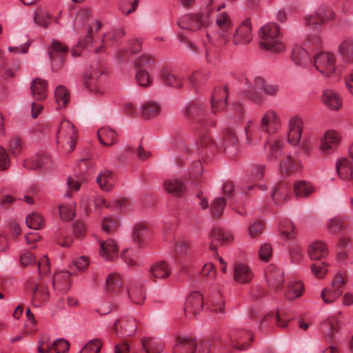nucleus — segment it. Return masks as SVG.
Masks as SVG:
<instances>
[{
	"label": "nucleus",
	"mask_w": 353,
	"mask_h": 353,
	"mask_svg": "<svg viewBox=\"0 0 353 353\" xmlns=\"http://www.w3.org/2000/svg\"><path fill=\"white\" fill-rule=\"evenodd\" d=\"M259 128L263 132L269 134L277 132L281 128L280 116L274 110H268L260 119Z\"/></svg>",
	"instance_id": "9d476101"
},
{
	"label": "nucleus",
	"mask_w": 353,
	"mask_h": 353,
	"mask_svg": "<svg viewBox=\"0 0 353 353\" xmlns=\"http://www.w3.org/2000/svg\"><path fill=\"white\" fill-rule=\"evenodd\" d=\"M225 207V200L222 197L216 198L211 204L212 213L215 216H219L223 214Z\"/></svg>",
	"instance_id": "e2e57ef3"
},
{
	"label": "nucleus",
	"mask_w": 353,
	"mask_h": 353,
	"mask_svg": "<svg viewBox=\"0 0 353 353\" xmlns=\"http://www.w3.org/2000/svg\"><path fill=\"white\" fill-rule=\"evenodd\" d=\"M253 277V272L248 265L237 263L234 267V279L240 284L249 283Z\"/></svg>",
	"instance_id": "6ab92c4d"
},
{
	"label": "nucleus",
	"mask_w": 353,
	"mask_h": 353,
	"mask_svg": "<svg viewBox=\"0 0 353 353\" xmlns=\"http://www.w3.org/2000/svg\"><path fill=\"white\" fill-rule=\"evenodd\" d=\"M228 92L225 88H216L211 98L212 110L214 113L224 110L226 106Z\"/></svg>",
	"instance_id": "aec40b11"
},
{
	"label": "nucleus",
	"mask_w": 353,
	"mask_h": 353,
	"mask_svg": "<svg viewBox=\"0 0 353 353\" xmlns=\"http://www.w3.org/2000/svg\"><path fill=\"white\" fill-rule=\"evenodd\" d=\"M302 163L291 156H287L282 159L280 165V172L285 174H290L293 172L301 170Z\"/></svg>",
	"instance_id": "c756f323"
},
{
	"label": "nucleus",
	"mask_w": 353,
	"mask_h": 353,
	"mask_svg": "<svg viewBox=\"0 0 353 353\" xmlns=\"http://www.w3.org/2000/svg\"><path fill=\"white\" fill-rule=\"evenodd\" d=\"M161 109V105L152 100L145 101L140 108L142 116L147 119L157 116Z\"/></svg>",
	"instance_id": "ea45409f"
},
{
	"label": "nucleus",
	"mask_w": 353,
	"mask_h": 353,
	"mask_svg": "<svg viewBox=\"0 0 353 353\" xmlns=\"http://www.w3.org/2000/svg\"><path fill=\"white\" fill-rule=\"evenodd\" d=\"M341 141V133L335 130H326L320 139L319 150L322 153H327L336 148Z\"/></svg>",
	"instance_id": "9b49d317"
},
{
	"label": "nucleus",
	"mask_w": 353,
	"mask_h": 353,
	"mask_svg": "<svg viewBox=\"0 0 353 353\" xmlns=\"http://www.w3.org/2000/svg\"><path fill=\"white\" fill-rule=\"evenodd\" d=\"M303 128L304 122L301 116L296 114L290 117L287 123V140L291 145H301L304 151L309 152L312 148L309 141L305 140L301 143Z\"/></svg>",
	"instance_id": "20e7f679"
},
{
	"label": "nucleus",
	"mask_w": 353,
	"mask_h": 353,
	"mask_svg": "<svg viewBox=\"0 0 353 353\" xmlns=\"http://www.w3.org/2000/svg\"><path fill=\"white\" fill-rule=\"evenodd\" d=\"M49 299V292L43 283L37 285L32 292V301L34 306L39 307L46 303Z\"/></svg>",
	"instance_id": "72a5a7b5"
},
{
	"label": "nucleus",
	"mask_w": 353,
	"mask_h": 353,
	"mask_svg": "<svg viewBox=\"0 0 353 353\" xmlns=\"http://www.w3.org/2000/svg\"><path fill=\"white\" fill-rule=\"evenodd\" d=\"M52 160L47 154H37L32 158L27 159L24 163V166L28 169H37L43 168L45 169L51 168Z\"/></svg>",
	"instance_id": "412c9836"
},
{
	"label": "nucleus",
	"mask_w": 353,
	"mask_h": 353,
	"mask_svg": "<svg viewBox=\"0 0 353 353\" xmlns=\"http://www.w3.org/2000/svg\"><path fill=\"white\" fill-rule=\"evenodd\" d=\"M161 78L165 83L174 88H180L183 85L182 79L168 69L162 70Z\"/></svg>",
	"instance_id": "37998d69"
},
{
	"label": "nucleus",
	"mask_w": 353,
	"mask_h": 353,
	"mask_svg": "<svg viewBox=\"0 0 353 353\" xmlns=\"http://www.w3.org/2000/svg\"><path fill=\"white\" fill-rule=\"evenodd\" d=\"M232 21L226 12L219 13L216 17L215 29L206 31V37L212 44L225 46L231 41Z\"/></svg>",
	"instance_id": "f257e3e1"
},
{
	"label": "nucleus",
	"mask_w": 353,
	"mask_h": 353,
	"mask_svg": "<svg viewBox=\"0 0 353 353\" xmlns=\"http://www.w3.org/2000/svg\"><path fill=\"white\" fill-rule=\"evenodd\" d=\"M260 46L272 52H281L285 50L282 41L280 27L274 23L265 24L259 30Z\"/></svg>",
	"instance_id": "7ed1b4c3"
},
{
	"label": "nucleus",
	"mask_w": 353,
	"mask_h": 353,
	"mask_svg": "<svg viewBox=\"0 0 353 353\" xmlns=\"http://www.w3.org/2000/svg\"><path fill=\"white\" fill-rule=\"evenodd\" d=\"M90 203L94 204V213L96 214L99 213L103 208H111L110 204L101 196L96 197H88L87 196H84L81 200L80 206L86 213L92 212V208L90 207Z\"/></svg>",
	"instance_id": "2eb2a0df"
},
{
	"label": "nucleus",
	"mask_w": 353,
	"mask_h": 353,
	"mask_svg": "<svg viewBox=\"0 0 353 353\" xmlns=\"http://www.w3.org/2000/svg\"><path fill=\"white\" fill-rule=\"evenodd\" d=\"M54 97L58 105L60 107L65 105L70 101L68 90L63 85H59L56 88Z\"/></svg>",
	"instance_id": "864d4df0"
},
{
	"label": "nucleus",
	"mask_w": 353,
	"mask_h": 353,
	"mask_svg": "<svg viewBox=\"0 0 353 353\" xmlns=\"http://www.w3.org/2000/svg\"><path fill=\"white\" fill-rule=\"evenodd\" d=\"M291 58L295 65L301 67H307L312 65L313 59L311 58L308 52L299 45L293 47Z\"/></svg>",
	"instance_id": "dca6fc26"
},
{
	"label": "nucleus",
	"mask_w": 353,
	"mask_h": 353,
	"mask_svg": "<svg viewBox=\"0 0 353 353\" xmlns=\"http://www.w3.org/2000/svg\"><path fill=\"white\" fill-rule=\"evenodd\" d=\"M347 283V277L345 272H339L332 279L330 286L333 288L341 290L343 292L344 286Z\"/></svg>",
	"instance_id": "4d7b16f0"
},
{
	"label": "nucleus",
	"mask_w": 353,
	"mask_h": 353,
	"mask_svg": "<svg viewBox=\"0 0 353 353\" xmlns=\"http://www.w3.org/2000/svg\"><path fill=\"white\" fill-rule=\"evenodd\" d=\"M312 65L323 76L332 77L336 71V57L331 52H319L313 57Z\"/></svg>",
	"instance_id": "423d86ee"
},
{
	"label": "nucleus",
	"mask_w": 353,
	"mask_h": 353,
	"mask_svg": "<svg viewBox=\"0 0 353 353\" xmlns=\"http://www.w3.org/2000/svg\"><path fill=\"white\" fill-rule=\"evenodd\" d=\"M99 254L105 260H114L118 257L117 244L113 239L101 242Z\"/></svg>",
	"instance_id": "4be33fe9"
},
{
	"label": "nucleus",
	"mask_w": 353,
	"mask_h": 353,
	"mask_svg": "<svg viewBox=\"0 0 353 353\" xmlns=\"http://www.w3.org/2000/svg\"><path fill=\"white\" fill-rule=\"evenodd\" d=\"M26 221L27 225L33 230H39L43 225V219L41 214L37 212L28 214Z\"/></svg>",
	"instance_id": "6e6d98bb"
},
{
	"label": "nucleus",
	"mask_w": 353,
	"mask_h": 353,
	"mask_svg": "<svg viewBox=\"0 0 353 353\" xmlns=\"http://www.w3.org/2000/svg\"><path fill=\"white\" fill-rule=\"evenodd\" d=\"M163 185L168 192L176 196L181 195L185 190V186L182 181L176 179L165 181Z\"/></svg>",
	"instance_id": "79ce46f5"
},
{
	"label": "nucleus",
	"mask_w": 353,
	"mask_h": 353,
	"mask_svg": "<svg viewBox=\"0 0 353 353\" xmlns=\"http://www.w3.org/2000/svg\"><path fill=\"white\" fill-rule=\"evenodd\" d=\"M97 181L102 190L110 191L115 185V176L110 170H103L99 174Z\"/></svg>",
	"instance_id": "c85d7f7f"
},
{
	"label": "nucleus",
	"mask_w": 353,
	"mask_h": 353,
	"mask_svg": "<svg viewBox=\"0 0 353 353\" xmlns=\"http://www.w3.org/2000/svg\"><path fill=\"white\" fill-rule=\"evenodd\" d=\"M245 142L250 146L256 145L261 140V136L254 122L248 121L245 126Z\"/></svg>",
	"instance_id": "c9c22d12"
},
{
	"label": "nucleus",
	"mask_w": 353,
	"mask_h": 353,
	"mask_svg": "<svg viewBox=\"0 0 353 353\" xmlns=\"http://www.w3.org/2000/svg\"><path fill=\"white\" fill-rule=\"evenodd\" d=\"M121 258L129 266H134L138 264L139 256L134 250L126 249L123 250Z\"/></svg>",
	"instance_id": "13d9d810"
},
{
	"label": "nucleus",
	"mask_w": 353,
	"mask_h": 353,
	"mask_svg": "<svg viewBox=\"0 0 353 353\" xmlns=\"http://www.w3.org/2000/svg\"><path fill=\"white\" fill-rule=\"evenodd\" d=\"M54 351V341L48 335H43L38 341V353H51Z\"/></svg>",
	"instance_id": "603ef678"
},
{
	"label": "nucleus",
	"mask_w": 353,
	"mask_h": 353,
	"mask_svg": "<svg viewBox=\"0 0 353 353\" xmlns=\"http://www.w3.org/2000/svg\"><path fill=\"white\" fill-rule=\"evenodd\" d=\"M209 21L208 14L195 13L181 17L179 19L178 24L181 28L196 31L205 28Z\"/></svg>",
	"instance_id": "6e6552de"
},
{
	"label": "nucleus",
	"mask_w": 353,
	"mask_h": 353,
	"mask_svg": "<svg viewBox=\"0 0 353 353\" xmlns=\"http://www.w3.org/2000/svg\"><path fill=\"white\" fill-rule=\"evenodd\" d=\"M101 346L102 344L99 340H92L84 345L80 353H99Z\"/></svg>",
	"instance_id": "774afa93"
},
{
	"label": "nucleus",
	"mask_w": 353,
	"mask_h": 353,
	"mask_svg": "<svg viewBox=\"0 0 353 353\" xmlns=\"http://www.w3.org/2000/svg\"><path fill=\"white\" fill-rule=\"evenodd\" d=\"M92 15V10L88 8L80 9L76 14L74 28L78 32L83 26H85L86 35L81 36L79 39V45L82 47H88L93 41V34L97 32L101 27L99 20L94 19L88 21Z\"/></svg>",
	"instance_id": "f03ea898"
},
{
	"label": "nucleus",
	"mask_w": 353,
	"mask_h": 353,
	"mask_svg": "<svg viewBox=\"0 0 353 353\" xmlns=\"http://www.w3.org/2000/svg\"><path fill=\"white\" fill-rule=\"evenodd\" d=\"M97 136L99 141L104 146L114 145L118 137L117 132L108 126L101 128L98 130Z\"/></svg>",
	"instance_id": "393cba45"
},
{
	"label": "nucleus",
	"mask_w": 353,
	"mask_h": 353,
	"mask_svg": "<svg viewBox=\"0 0 353 353\" xmlns=\"http://www.w3.org/2000/svg\"><path fill=\"white\" fill-rule=\"evenodd\" d=\"M207 307L211 312L223 314L225 312V302L219 292L212 294L208 299Z\"/></svg>",
	"instance_id": "a878e982"
},
{
	"label": "nucleus",
	"mask_w": 353,
	"mask_h": 353,
	"mask_svg": "<svg viewBox=\"0 0 353 353\" xmlns=\"http://www.w3.org/2000/svg\"><path fill=\"white\" fill-rule=\"evenodd\" d=\"M137 323L134 319H118L114 323V330L119 334V330L123 336H132L137 330Z\"/></svg>",
	"instance_id": "f3484780"
},
{
	"label": "nucleus",
	"mask_w": 353,
	"mask_h": 353,
	"mask_svg": "<svg viewBox=\"0 0 353 353\" xmlns=\"http://www.w3.org/2000/svg\"><path fill=\"white\" fill-rule=\"evenodd\" d=\"M122 280L117 274H110L105 280V290L108 294H117L122 289Z\"/></svg>",
	"instance_id": "e433bc0d"
},
{
	"label": "nucleus",
	"mask_w": 353,
	"mask_h": 353,
	"mask_svg": "<svg viewBox=\"0 0 353 353\" xmlns=\"http://www.w3.org/2000/svg\"><path fill=\"white\" fill-rule=\"evenodd\" d=\"M283 143L279 139H270L265 145L267 158L269 160L279 159L283 152Z\"/></svg>",
	"instance_id": "473e14b6"
},
{
	"label": "nucleus",
	"mask_w": 353,
	"mask_h": 353,
	"mask_svg": "<svg viewBox=\"0 0 353 353\" xmlns=\"http://www.w3.org/2000/svg\"><path fill=\"white\" fill-rule=\"evenodd\" d=\"M265 275L267 283L272 290L276 291L283 288L284 273L281 268L270 265L266 269Z\"/></svg>",
	"instance_id": "ddd939ff"
},
{
	"label": "nucleus",
	"mask_w": 353,
	"mask_h": 353,
	"mask_svg": "<svg viewBox=\"0 0 353 353\" xmlns=\"http://www.w3.org/2000/svg\"><path fill=\"white\" fill-rule=\"evenodd\" d=\"M136 79L139 85L147 87L151 85L152 78L150 75L148 70L145 69H139L137 72Z\"/></svg>",
	"instance_id": "052dcab7"
},
{
	"label": "nucleus",
	"mask_w": 353,
	"mask_h": 353,
	"mask_svg": "<svg viewBox=\"0 0 353 353\" xmlns=\"http://www.w3.org/2000/svg\"><path fill=\"white\" fill-rule=\"evenodd\" d=\"M314 186L306 181H297L293 185V194L297 198H305L314 192Z\"/></svg>",
	"instance_id": "bb28decb"
},
{
	"label": "nucleus",
	"mask_w": 353,
	"mask_h": 353,
	"mask_svg": "<svg viewBox=\"0 0 353 353\" xmlns=\"http://www.w3.org/2000/svg\"><path fill=\"white\" fill-rule=\"evenodd\" d=\"M135 65L139 69L150 70L154 65V61L147 55H143L135 61Z\"/></svg>",
	"instance_id": "69168bd1"
},
{
	"label": "nucleus",
	"mask_w": 353,
	"mask_h": 353,
	"mask_svg": "<svg viewBox=\"0 0 353 353\" xmlns=\"http://www.w3.org/2000/svg\"><path fill=\"white\" fill-rule=\"evenodd\" d=\"M68 50V47L64 44L61 43L60 41L53 39L52 41V45L48 50V54L51 60L54 59V53H63L67 52Z\"/></svg>",
	"instance_id": "338daca9"
},
{
	"label": "nucleus",
	"mask_w": 353,
	"mask_h": 353,
	"mask_svg": "<svg viewBox=\"0 0 353 353\" xmlns=\"http://www.w3.org/2000/svg\"><path fill=\"white\" fill-rule=\"evenodd\" d=\"M143 349L146 353H160L163 349V345L157 338L145 337L141 340Z\"/></svg>",
	"instance_id": "58836bf2"
},
{
	"label": "nucleus",
	"mask_w": 353,
	"mask_h": 353,
	"mask_svg": "<svg viewBox=\"0 0 353 353\" xmlns=\"http://www.w3.org/2000/svg\"><path fill=\"white\" fill-rule=\"evenodd\" d=\"M60 219L62 221H70L75 215V205L72 202L62 203L58 206Z\"/></svg>",
	"instance_id": "a18cd8bd"
},
{
	"label": "nucleus",
	"mask_w": 353,
	"mask_h": 353,
	"mask_svg": "<svg viewBox=\"0 0 353 353\" xmlns=\"http://www.w3.org/2000/svg\"><path fill=\"white\" fill-rule=\"evenodd\" d=\"M150 273L151 279L154 281L164 279L170 274V269L166 262L159 261L151 266Z\"/></svg>",
	"instance_id": "cd10ccee"
},
{
	"label": "nucleus",
	"mask_w": 353,
	"mask_h": 353,
	"mask_svg": "<svg viewBox=\"0 0 353 353\" xmlns=\"http://www.w3.org/2000/svg\"><path fill=\"white\" fill-rule=\"evenodd\" d=\"M336 170L341 179L350 181L352 179V166L346 158H341L336 163Z\"/></svg>",
	"instance_id": "7c9ffc66"
},
{
	"label": "nucleus",
	"mask_w": 353,
	"mask_h": 353,
	"mask_svg": "<svg viewBox=\"0 0 353 353\" xmlns=\"http://www.w3.org/2000/svg\"><path fill=\"white\" fill-rule=\"evenodd\" d=\"M253 39V30L250 19L243 20L231 32V40L236 46H245Z\"/></svg>",
	"instance_id": "1a4fd4ad"
},
{
	"label": "nucleus",
	"mask_w": 353,
	"mask_h": 353,
	"mask_svg": "<svg viewBox=\"0 0 353 353\" xmlns=\"http://www.w3.org/2000/svg\"><path fill=\"white\" fill-rule=\"evenodd\" d=\"M258 90H263L268 95L275 96L278 94L279 88L277 85L266 83L261 77H256L254 84L247 93V97L252 101L261 103L263 101V97L257 93Z\"/></svg>",
	"instance_id": "0eeeda50"
},
{
	"label": "nucleus",
	"mask_w": 353,
	"mask_h": 353,
	"mask_svg": "<svg viewBox=\"0 0 353 353\" xmlns=\"http://www.w3.org/2000/svg\"><path fill=\"white\" fill-rule=\"evenodd\" d=\"M308 254L312 260H319L327 256L328 250L325 243L317 241L309 245Z\"/></svg>",
	"instance_id": "2f4dec72"
},
{
	"label": "nucleus",
	"mask_w": 353,
	"mask_h": 353,
	"mask_svg": "<svg viewBox=\"0 0 353 353\" xmlns=\"http://www.w3.org/2000/svg\"><path fill=\"white\" fill-rule=\"evenodd\" d=\"M203 112V106L199 103H190L185 108L187 117L192 121L200 122L202 119Z\"/></svg>",
	"instance_id": "c03bdc74"
},
{
	"label": "nucleus",
	"mask_w": 353,
	"mask_h": 353,
	"mask_svg": "<svg viewBox=\"0 0 353 353\" xmlns=\"http://www.w3.org/2000/svg\"><path fill=\"white\" fill-rule=\"evenodd\" d=\"M339 52L343 59L347 61L353 60V39L344 38L339 44Z\"/></svg>",
	"instance_id": "a19ab883"
},
{
	"label": "nucleus",
	"mask_w": 353,
	"mask_h": 353,
	"mask_svg": "<svg viewBox=\"0 0 353 353\" xmlns=\"http://www.w3.org/2000/svg\"><path fill=\"white\" fill-rule=\"evenodd\" d=\"M317 17L321 20L323 25L335 18V12L325 5L319 6L316 10Z\"/></svg>",
	"instance_id": "09e8293b"
},
{
	"label": "nucleus",
	"mask_w": 353,
	"mask_h": 353,
	"mask_svg": "<svg viewBox=\"0 0 353 353\" xmlns=\"http://www.w3.org/2000/svg\"><path fill=\"white\" fill-rule=\"evenodd\" d=\"M77 137L74 125L68 120H63L57 132V143L61 145L67 152H70L75 146Z\"/></svg>",
	"instance_id": "39448f33"
},
{
	"label": "nucleus",
	"mask_w": 353,
	"mask_h": 353,
	"mask_svg": "<svg viewBox=\"0 0 353 353\" xmlns=\"http://www.w3.org/2000/svg\"><path fill=\"white\" fill-rule=\"evenodd\" d=\"M151 236L150 230L144 224L139 223L134 227L132 239L137 244L146 242Z\"/></svg>",
	"instance_id": "f704fd0d"
},
{
	"label": "nucleus",
	"mask_w": 353,
	"mask_h": 353,
	"mask_svg": "<svg viewBox=\"0 0 353 353\" xmlns=\"http://www.w3.org/2000/svg\"><path fill=\"white\" fill-rule=\"evenodd\" d=\"M342 294L341 290L330 286L322 290L321 296L325 303L330 304L336 301Z\"/></svg>",
	"instance_id": "de8ad7c7"
},
{
	"label": "nucleus",
	"mask_w": 353,
	"mask_h": 353,
	"mask_svg": "<svg viewBox=\"0 0 353 353\" xmlns=\"http://www.w3.org/2000/svg\"><path fill=\"white\" fill-rule=\"evenodd\" d=\"M304 287L301 281H290L285 294L288 299L292 300L299 297L303 292Z\"/></svg>",
	"instance_id": "49530a36"
},
{
	"label": "nucleus",
	"mask_w": 353,
	"mask_h": 353,
	"mask_svg": "<svg viewBox=\"0 0 353 353\" xmlns=\"http://www.w3.org/2000/svg\"><path fill=\"white\" fill-rule=\"evenodd\" d=\"M280 236L283 241L290 240L295 237V228L290 221H285L281 224Z\"/></svg>",
	"instance_id": "8fccbe9b"
},
{
	"label": "nucleus",
	"mask_w": 353,
	"mask_h": 353,
	"mask_svg": "<svg viewBox=\"0 0 353 353\" xmlns=\"http://www.w3.org/2000/svg\"><path fill=\"white\" fill-rule=\"evenodd\" d=\"M203 297L198 292L191 293L186 299L185 312L188 316H196L203 308Z\"/></svg>",
	"instance_id": "f8f14e48"
},
{
	"label": "nucleus",
	"mask_w": 353,
	"mask_h": 353,
	"mask_svg": "<svg viewBox=\"0 0 353 353\" xmlns=\"http://www.w3.org/2000/svg\"><path fill=\"white\" fill-rule=\"evenodd\" d=\"M125 34V31L123 29H118L105 34L103 39L102 43L105 46H110L114 41H117L119 39L121 38Z\"/></svg>",
	"instance_id": "bf43d9fd"
},
{
	"label": "nucleus",
	"mask_w": 353,
	"mask_h": 353,
	"mask_svg": "<svg viewBox=\"0 0 353 353\" xmlns=\"http://www.w3.org/2000/svg\"><path fill=\"white\" fill-rule=\"evenodd\" d=\"M271 195L275 203L279 204L287 198L288 190L284 185H280L272 192Z\"/></svg>",
	"instance_id": "680f3d73"
},
{
	"label": "nucleus",
	"mask_w": 353,
	"mask_h": 353,
	"mask_svg": "<svg viewBox=\"0 0 353 353\" xmlns=\"http://www.w3.org/2000/svg\"><path fill=\"white\" fill-rule=\"evenodd\" d=\"M52 15L46 12L40 11L34 15V22L41 26L48 27L50 23Z\"/></svg>",
	"instance_id": "0e129e2a"
},
{
	"label": "nucleus",
	"mask_w": 353,
	"mask_h": 353,
	"mask_svg": "<svg viewBox=\"0 0 353 353\" xmlns=\"http://www.w3.org/2000/svg\"><path fill=\"white\" fill-rule=\"evenodd\" d=\"M118 2L119 10L127 16L137 10L139 0H118Z\"/></svg>",
	"instance_id": "3c124183"
},
{
	"label": "nucleus",
	"mask_w": 353,
	"mask_h": 353,
	"mask_svg": "<svg viewBox=\"0 0 353 353\" xmlns=\"http://www.w3.org/2000/svg\"><path fill=\"white\" fill-rule=\"evenodd\" d=\"M196 350V344L194 339L180 338L174 347L173 353H194Z\"/></svg>",
	"instance_id": "4c0bfd02"
},
{
	"label": "nucleus",
	"mask_w": 353,
	"mask_h": 353,
	"mask_svg": "<svg viewBox=\"0 0 353 353\" xmlns=\"http://www.w3.org/2000/svg\"><path fill=\"white\" fill-rule=\"evenodd\" d=\"M31 92L35 100L45 99L48 94V82L43 79H35L31 84Z\"/></svg>",
	"instance_id": "5701e85b"
},
{
	"label": "nucleus",
	"mask_w": 353,
	"mask_h": 353,
	"mask_svg": "<svg viewBox=\"0 0 353 353\" xmlns=\"http://www.w3.org/2000/svg\"><path fill=\"white\" fill-rule=\"evenodd\" d=\"M70 273L68 271H61L54 276L52 285L55 290L62 292L68 291L70 288Z\"/></svg>",
	"instance_id": "b1692460"
},
{
	"label": "nucleus",
	"mask_w": 353,
	"mask_h": 353,
	"mask_svg": "<svg viewBox=\"0 0 353 353\" xmlns=\"http://www.w3.org/2000/svg\"><path fill=\"white\" fill-rule=\"evenodd\" d=\"M209 236L211 239L210 249L212 251H216L217 248V244L215 242L223 245L230 243L233 240V236L230 232L219 228L212 230Z\"/></svg>",
	"instance_id": "a211bd4d"
},
{
	"label": "nucleus",
	"mask_w": 353,
	"mask_h": 353,
	"mask_svg": "<svg viewBox=\"0 0 353 353\" xmlns=\"http://www.w3.org/2000/svg\"><path fill=\"white\" fill-rule=\"evenodd\" d=\"M303 21L305 26L312 29H319L323 26L321 20L317 17L316 10L314 12L304 15Z\"/></svg>",
	"instance_id": "5fc2aeb1"
},
{
	"label": "nucleus",
	"mask_w": 353,
	"mask_h": 353,
	"mask_svg": "<svg viewBox=\"0 0 353 353\" xmlns=\"http://www.w3.org/2000/svg\"><path fill=\"white\" fill-rule=\"evenodd\" d=\"M321 101L327 109L333 111L339 110L343 104L341 95L331 89H326L323 91Z\"/></svg>",
	"instance_id": "4468645a"
}]
</instances>
